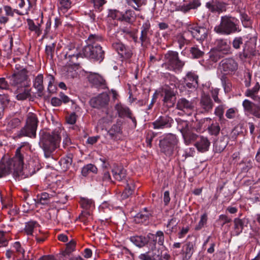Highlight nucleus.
Instances as JSON below:
<instances>
[{
  "label": "nucleus",
  "instance_id": "obj_1",
  "mask_svg": "<svg viewBox=\"0 0 260 260\" xmlns=\"http://www.w3.org/2000/svg\"><path fill=\"white\" fill-rule=\"evenodd\" d=\"M23 145L17 148L12 158L3 157L0 161V178L12 174L14 178H22L24 175L23 165L25 151Z\"/></svg>",
  "mask_w": 260,
  "mask_h": 260
},
{
  "label": "nucleus",
  "instance_id": "obj_2",
  "mask_svg": "<svg viewBox=\"0 0 260 260\" xmlns=\"http://www.w3.org/2000/svg\"><path fill=\"white\" fill-rule=\"evenodd\" d=\"M59 131V129H56L51 133L44 129L40 132L39 145L43 150L46 158L52 157L53 152L58 146L61 140Z\"/></svg>",
  "mask_w": 260,
  "mask_h": 260
},
{
  "label": "nucleus",
  "instance_id": "obj_3",
  "mask_svg": "<svg viewBox=\"0 0 260 260\" xmlns=\"http://www.w3.org/2000/svg\"><path fill=\"white\" fill-rule=\"evenodd\" d=\"M239 20L230 15L221 16L220 23L214 27L216 32L224 35H229L240 31Z\"/></svg>",
  "mask_w": 260,
  "mask_h": 260
},
{
  "label": "nucleus",
  "instance_id": "obj_4",
  "mask_svg": "<svg viewBox=\"0 0 260 260\" xmlns=\"http://www.w3.org/2000/svg\"><path fill=\"white\" fill-rule=\"evenodd\" d=\"M38 122L37 115L31 112L28 113L25 125L17 132L14 138L17 139L24 137L35 138Z\"/></svg>",
  "mask_w": 260,
  "mask_h": 260
},
{
  "label": "nucleus",
  "instance_id": "obj_5",
  "mask_svg": "<svg viewBox=\"0 0 260 260\" xmlns=\"http://www.w3.org/2000/svg\"><path fill=\"white\" fill-rule=\"evenodd\" d=\"M178 143V140L175 135L171 133L167 134L159 140L160 152L166 156H170L173 155Z\"/></svg>",
  "mask_w": 260,
  "mask_h": 260
},
{
  "label": "nucleus",
  "instance_id": "obj_6",
  "mask_svg": "<svg viewBox=\"0 0 260 260\" xmlns=\"http://www.w3.org/2000/svg\"><path fill=\"white\" fill-rule=\"evenodd\" d=\"M166 62L162 64V67H167L171 71H180L184 65V61L179 59L178 53L169 51L165 54Z\"/></svg>",
  "mask_w": 260,
  "mask_h": 260
},
{
  "label": "nucleus",
  "instance_id": "obj_7",
  "mask_svg": "<svg viewBox=\"0 0 260 260\" xmlns=\"http://www.w3.org/2000/svg\"><path fill=\"white\" fill-rule=\"evenodd\" d=\"M82 54L87 58L101 62L104 58L105 52L101 45H87L83 48Z\"/></svg>",
  "mask_w": 260,
  "mask_h": 260
},
{
  "label": "nucleus",
  "instance_id": "obj_8",
  "mask_svg": "<svg viewBox=\"0 0 260 260\" xmlns=\"http://www.w3.org/2000/svg\"><path fill=\"white\" fill-rule=\"evenodd\" d=\"M238 68V64L233 58L229 57L223 59L218 66V70L222 75L232 74L234 73Z\"/></svg>",
  "mask_w": 260,
  "mask_h": 260
},
{
  "label": "nucleus",
  "instance_id": "obj_9",
  "mask_svg": "<svg viewBox=\"0 0 260 260\" xmlns=\"http://www.w3.org/2000/svg\"><path fill=\"white\" fill-rule=\"evenodd\" d=\"M13 74L10 77V84L12 86L19 87L20 86L27 85L26 81L27 79V71L26 69L22 68L20 70L16 68Z\"/></svg>",
  "mask_w": 260,
  "mask_h": 260
},
{
  "label": "nucleus",
  "instance_id": "obj_10",
  "mask_svg": "<svg viewBox=\"0 0 260 260\" xmlns=\"http://www.w3.org/2000/svg\"><path fill=\"white\" fill-rule=\"evenodd\" d=\"M208 30L203 26L189 25L185 31V35H189L197 41H204L207 37Z\"/></svg>",
  "mask_w": 260,
  "mask_h": 260
},
{
  "label": "nucleus",
  "instance_id": "obj_11",
  "mask_svg": "<svg viewBox=\"0 0 260 260\" xmlns=\"http://www.w3.org/2000/svg\"><path fill=\"white\" fill-rule=\"evenodd\" d=\"M170 258V254L159 249L148 251L139 256V258L141 260H169Z\"/></svg>",
  "mask_w": 260,
  "mask_h": 260
},
{
  "label": "nucleus",
  "instance_id": "obj_12",
  "mask_svg": "<svg viewBox=\"0 0 260 260\" xmlns=\"http://www.w3.org/2000/svg\"><path fill=\"white\" fill-rule=\"evenodd\" d=\"M110 101V97L106 92L99 94L91 98L89 101L90 106L98 109L107 108Z\"/></svg>",
  "mask_w": 260,
  "mask_h": 260
},
{
  "label": "nucleus",
  "instance_id": "obj_13",
  "mask_svg": "<svg viewBox=\"0 0 260 260\" xmlns=\"http://www.w3.org/2000/svg\"><path fill=\"white\" fill-rule=\"evenodd\" d=\"M255 44L250 41H246L243 46L242 50L239 52L238 56L241 60L251 59L256 55Z\"/></svg>",
  "mask_w": 260,
  "mask_h": 260
},
{
  "label": "nucleus",
  "instance_id": "obj_14",
  "mask_svg": "<svg viewBox=\"0 0 260 260\" xmlns=\"http://www.w3.org/2000/svg\"><path fill=\"white\" fill-rule=\"evenodd\" d=\"M173 123L174 120L171 116L168 115H163L159 116L151 123V124L155 129H162L171 128Z\"/></svg>",
  "mask_w": 260,
  "mask_h": 260
},
{
  "label": "nucleus",
  "instance_id": "obj_15",
  "mask_svg": "<svg viewBox=\"0 0 260 260\" xmlns=\"http://www.w3.org/2000/svg\"><path fill=\"white\" fill-rule=\"evenodd\" d=\"M163 105L170 108L173 107L176 101V94L170 88H165L162 90Z\"/></svg>",
  "mask_w": 260,
  "mask_h": 260
},
{
  "label": "nucleus",
  "instance_id": "obj_16",
  "mask_svg": "<svg viewBox=\"0 0 260 260\" xmlns=\"http://www.w3.org/2000/svg\"><path fill=\"white\" fill-rule=\"evenodd\" d=\"M122 123L118 121L111 126L108 131L107 135L110 139L117 141L122 139Z\"/></svg>",
  "mask_w": 260,
  "mask_h": 260
},
{
  "label": "nucleus",
  "instance_id": "obj_17",
  "mask_svg": "<svg viewBox=\"0 0 260 260\" xmlns=\"http://www.w3.org/2000/svg\"><path fill=\"white\" fill-rule=\"evenodd\" d=\"M113 48L118 53L121 57L124 59H129L133 55L132 49L125 46L120 42H115L112 44Z\"/></svg>",
  "mask_w": 260,
  "mask_h": 260
},
{
  "label": "nucleus",
  "instance_id": "obj_18",
  "mask_svg": "<svg viewBox=\"0 0 260 260\" xmlns=\"http://www.w3.org/2000/svg\"><path fill=\"white\" fill-rule=\"evenodd\" d=\"M184 82L185 86L192 91L196 90L198 87V76L193 72L188 73L185 78Z\"/></svg>",
  "mask_w": 260,
  "mask_h": 260
},
{
  "label": "nucleus",
  "instance_id": "obj_19",
  "mask_svg": "<svg viewBox=\"0 0 260 260\" xmlns=\"http://www.w3.org/2000/svg\"><path fill=\"white\" fill-rule=\"evenodd\" d=\"M199 104L202 113H207L211 111L214 105L210 96L205 94L202 95Z\"/></svg>",
  "mask_w": 260,
  "mask_h": 260
},
{
  "label": "nucleus",
  "instance_id": "obj_20",
  "mask_svg": "<svg viewBox=\"0 0 260 260\" xmlns=\"http://www.w3.org/2000/svg\"><path fill=\"white\" fill-rule=\"evenodd\" d=\"M226 5L225 3L214 0H211L206 4V7L211 12H218V13L225 11Z\"/></svg>",
  "mask_w": 260,
  "mask_h": 260
},
{
  "label": "nucleus",
  "instance_id": "obj_21",
  "mask_svg": "<svg viewBox=\"0 0 260 260\" xmlns=\"http://www.w3.org/2000/svg\"><path fill=\"white\" fill-rule=\"evenodd\" d=\"M215 50L224 55L231 53V46L228 43L227 40L223 39H218L215 41Z\"/></svg>",
  "mask_w": 260,
  "mask_h": 260
},
{
  "label": "nucleus",
  "instance_id": "obj_22",
  "mask_svg": "<svg viewBox=\"0 0 260 260\" xmlns=\"http://www.w3.org/2000/svg\"><path fill=\"white\" fill-rule=\"evenodd\" d=\"M88 80L96 88L105 89L106 88L105 80L98 74H90L88 76Z\"/></svg>",
  "mask_w": 260,
  "mask_h": 260
},
{
  "label": "nucleus",
  "instance_id": "obj_23",
  "mask_svg": "<svg viewBox=\"0 0 260 260\" xmlns=\"http://www.w3.org/2000/svg\"><path fill=\"white\" fill-rule=\"evenodd\" d=\"M194 146L199 152H205L208 151L210 142L207 137L201 136L196 141Z\"/></svg>",
  "mask_w": 260,
  "mask_h": 260
},
{
  "label": "nucleus",
  "instance_id": "obj_24",
  "mask_svg": "<svg viewBox=\"0 0 260 260\" xmlns=\"http://www.w3.org/2000/svg\"><path fill=\"white\" fill-rule=\"evenodd\" d=\"M15 93L16 99L20 101L25 100L31 96L30 89L27 85L17 87Z\"/></svg>",
  "mask_w": 260,
  "mask_h": 260
},
{
  "label": "nucleus",
  "instance_id": "obj_25",
  "mask_svg": "<svg viewBox=\"0 0 260 260\" xmlns=\"http://www.w3.org/2000/svg\"><path fill=\"white\" fill-rule=\"evenodd\" d=\"M193 104L191 101L186 100L185 98H182L179 99L176 104V109L179 110L186 111L191 110L193 109Z\"/></svg>",
  "mask_w": 260,
  "mask_h": 260
},
{
  "label": "nucleus",
  "instance_id": "obj_26",
  "mask_svg": "<svg viewBox=\"0 0 260 260\" xmlns=\"http://www.w3.org/2000/svg\"><path fill=\"white\" fill-rule=\"evenodd\" d=\"M135 188L134 181L131 179L126 180V185L121 196L122 199L125 200L130 197L134 193Z\"/></svg>",
  "mask_w": 260,
  "mask_h": 260
},
{
  "label": "nucleus",
  "instance_id": "obj_27",
  "mask_svg": "<svg viewBox=\"0 0 260 260\" xmlns=\"http://www.w3.org/2000/svg\"><path fill=\"white\" fill-rule=\"evenodd\" d=\"M228 144V137L226 136H224L221 137L219 139L216 140L214 143L215 151L218 153L222 152Z\"/></svg>",
  "mask_w": 260,
  "mask_h": 260
},
{
  "label": "nucleus",
  "instance_id": "obj_28",
  "mask_svg": "<svg viewBox=\"0 0 260 260\" xmlns=\"http://www.w3.org/2000/svg\"><path fill=\"white\" fill-rule=\"evenodd\" d=\"M79 67H75L69 64H66V66L62 68V72L63 74L68 78H74L77 76V70Z\"/></svg>",
  "mask_w": 260,
  "mask_h": 260
},
{
  "label": "nucleus",
  "instance_id": "obj_29",
  "mask_svg": "<svg viewBox=\"0 0 260 260\" xmlns=\"http://www.w3.org/2000/svg\"><path fill=\"white\" fill-rule=\"evenodd\" d=\"M113 177L118 181H121L126 177V170L122 167L115 166L112 170Z\"/></svg>",
  "mask_w": 260,
  "mask_h": 260
},
{
  "label": "nucleus",
  "instance_id": "obj_30",
  "mask_svg": "<svg viewBox=\"0 0 260 260\" xmlns=\"http://www.w3.org/2000/svg\"><path fill=\"white\" fill-rule=\"evenodd\" d=\"M115 108L118 113V116L120 118L130 117L131 115H132V113L129 108L120 104H116Z\"/></svg>",
  "mask_w": 260,
  "mask_h": 260
},
{
  "label": "nucleus",
  "instance_id": "obj_31",
  "mask_svg": "<svg viewBox=\"0 0 260 260\" xmlns=\"http://www.w3.org/2000/svg\"><path fill=\"white\" fill-rule=\"evenodd\" d=\"M185 144L189 145L192 142L197 141L199 136L196 134L193 133L190 129H188L187 131L184 132L182 135Z\"/></svg>",
  "mask_w": 260,
  "mask_h": 260
},
{
  "label": "nucleus",
  "instance_id": "obj_32",
  "mask_svg": "<svg viewBox=\"0 0 260 260\" xmlns=\"http://www.w3.org/2000/svg\"><path fill=\"white\" fill-rule=\"evenodd\" d=\"M130 240L139 247H143L148 242L147 236H134L130 238Z\"/></svg>",
  "mask_w": 260,
  "mask_h": 260
},
{
  "label": "nucleus",
  "instance_id": "obj_33",
  "mask_svg": "<svg viewBox=\"0 0 260 260\" xmlns=\"http://www.w3.org/2000/svg\"><path fill=\"white\" fill-rule=\"evenodd\" d=\"M259 89V84L257 82L252 89H248L246 91L245 95L246 96L250 97L253 100L260 101V98L256 95V94L258 93Z\"/></svg>",
  "mask_w": 260,
  "mask_h": 260
},
{
  "label": "nucleus",
  "instance_id": "obj_34",
  "mask_svg": "<svg viewBox=\"0 0 260 260\" xmlns=\"http://www.w3.org/2000/svg\"><path fill=\"white\" fill-rule=\"evenodd\" d=\"M136 18V15L132 10H127L121 14V20L124 21L129 23L134 22Z\"/></svg>",
  "mask_w": 260,
  "mask_h": 260
},
{
  "label": "nucleus",
  "instance_id": "obj_35",
  "mask_svg": "<svg viewBox=\"0 0 260 260\" xmlns=\"http://www.w3.org/2000/svg\"><path fill=\"white\" fill-rule=\"evenodd\" d=\"M21 120L17 117H9L7 119V130L11 131L17 128L21 124Z\"/></svg>",
  "mask_w": 260,
  "mask_h": 260
},
{
  "label": "nucleus",
  "instance_id": "obj_36",
  "mask_svg": "<svg viewBox=\"0 0 260 260\" xmlns=\"http://www.w3.org/2000/svg\"><path fill=\"white\" fill-rule=\"evenodd\" d=\"M234 233L235 236L240 235L243 230L244 220V219L236 218L234 220Z\"/></svg>",
  "mask_w": 260,
  "mask_h": 260
},
{
  "label": "nucleus",
  "instance_id": "obj_37",
  "mask_svg": "<svg viewBox=\"0 0 260 260\" xmlns=\"http://www.w3.org/2000/svg\"><path fill=\"white\" fill-rule=\"evenodd\" d=\"M43 76L42 74H39L35 79L34 81V86L37 89L39 95L42 93L44 90L43 86Z\"/></svg>",
  "mask_w": 260,
  "mask_h": 260
},
{
  "label": "nucleus",
  "instance_id": "obj_38",
  "mask_svg": "<svg viewBox=\"0 0 260 260\" xmlns=\"http://www.w3.org/2000/svg\"><path fill=\"white\" fill-rule=\"evenodd\" d=\"M151 214L149 211H145V213L141 212L135 216V220L137 223H144L148 220Z\"/></svg>",
  "mask_w": 260,
  "mask_h": 260
},
{
  "label": "nucleus",
  "instance_id": "obj_39",
  "mask_svg": "<svg viewBox=\"0 0 260 260\" xmlns=\"http://www.w3.org/2000/svg\"><path fill=\"white\" fill-rule=\"evenodd\" d=\"M207 129L210 135L217 136L220 131V126L217 122H213L208 126Z\"/></svg>",
  "mask_w": 260,
  "mask_h": 260
},
{
  "label": "nucleus",
  "instance_id": "obj_40",
  "mask_svg": "<svg viewBox=\"0 0 260 260\" xmlns=\"http://www.w3.org/2000/svg\"><path fill=\"white\" fill-rule=\"evenodd\" d=\"M73 161V157L72 154H69L62 158L60 160V165L62 167V168L66 170L68 169L71 166Z\"/></svg>",
  "mask_w": 260,
  "mask_h": 260
},
{
  "label": "nucleus",
  "instance_id": "obj_41",
  "mask_svg": "<svg viewBox=\"0 0 260 260\" xmlns=\"http://www.w3.org/2000/svg\"><path fill=\"white\" fill-rule=\"evenodd\" d=\"M147 238L148 242L147 244H148L149 251H154L156 249L157 239L154 234L149 233L147 235Z\"/></svg>",
  "mask_w": 260,
  "mask_h": 260
},
{
  "label": "nucleus",
  "instance_id": "obj_42",
  "mask_svg": "<svg viewBox=\"0 0 260 260\" xmlns=\"http://www.w3.org/2000/svg\"><path fill=\"white\" fill-rule=\"evenodd\" d=\"M176 121L177 122V128L181 133L182 135L189 129L187 121L180 118L177 119Z\"/></svg>",
  "mask_w": 260,
  "mask_h": 260
},
{
  "label": "nucleus",
  "instance_id": "obj_43",
  "mask_svg": "<svg viewBox=\"0 0 260 260\" xmlns=\"http://www.w3.org/2000/svg\"><path fill=\"white\" fill-rule=\"evenodd\" d=\"M103 38L102 37L96 35H90L87 40V45H92V46H96V45H100L99 43L102 42Z\"/></svg>",
  "mask_w": 260,
  "mask_h": 260
},
{
  "label": "nucleus",
  "instance_id": "obj_44",
  "mask_svg": "<svg viewBox=\"0 0 260 260\" xmlns=\"http://www.w3.org/2000/svg\"><path fill=\"white\" fill-rule=\"evenodd\" d=\"M194 244L191 242H187L184 246V253L185 257L189 258L192 255L194 251Z\"/></svg>",
  "mask_w": 260,
  "mask_h": 260
},
{
  "label": "nucleus",
  "instance_id": "obj_45",
  "mask_svg": "<svg viewBox=\"0 0 260 260\" xmlns=\"http://www.w3.org/2000/svg\"><path fill=\"white\" fill-rule=\"evenodd\" d=\"M96 167L91 164L84 166L82 169L81 173L83 176H86L90 172L96 173L97 172Z\"/></svg>",
  "mask_w": 260,
  "mask_h": 260
},
{
  "label": "nucleus",
  "instance_id": "obj_46",
  "mask_svg": "<svg viewBox=\"0 0 260 260\" xmlns=\"http://www.w3.org/2000/svg\"><path fill=\"white\" fill-rule=\"evenodd\" d=\"M170 11L171 12H174L175 11H181L184 13H187L186 6L185 4L181 5H179L177 3L174 2H171V3Z\"/></svg>",
  "mask_w": 260,
  "mask_h": 260
},
{
  "label": "nucleus",
  "instance_id": "obj_47",
  "mask_svg": "<svg viewBox=\"0 0 260 260\" xmlns=\"http://www.w3.org/2000/svg\"><path fill=\"white\" fill-rule=\"evenodd\" d=\"M241 20L245 27H250L252 26V21L251 18L245 13L241 12L240 13Z\"/></svg>",
  "mask_w": 260,
  "mask_h": 260
},
{
  "label": "nucleus",
  "instance_id": "obj_48",
  "mask_svg": "<svg viewBox=\"0 0 260 260\" xmlns=\"http://www.w3.org/2000/svg\"><path fill=\"white\" fill-rule=\"evenodd\" d=\"M50 198V196L48 193L43 192L40 196H37L36 203L42 205L47 204L49 202Z\"/></svg>",
  "mask_w": 260,
  "mask_h": 260
},
{
  "label": "nucleus",
  "instance_id": "obj_49",
  "mask_svg": "<svg viewBox=\"0 0 260 260\" xmlns=\"http://www.w3.org/2000/svg\"><path fill=\"white\" fill-rule=\"evenodd\" d=\"M220 80L225 92H229L231 90V83L230 80L225 75H222L220 77Z\"/></svg>",
  "mask_w": 260,
  "mask_h": 260
},
{
  "label": "nucleus",
  "instance_id": "obj_50",
  "mask_svg": "<svg viewBox=\"0 0 260 260\" xmlns=\"http://www.w3.org/2000/svg\"><path fill=\"white\" fill-rule=\"evenodd\" d=\"M152 34L147 32H141V36L140 37V40L142 46H145L150 43V36Z\"/></svg>",
  "mask_w": 260,
  "mask_h": 260
},
{
  "label": "nucleus",
  "instance_id": "obj_51",
  "mask_svg": "<svg viewBox=\"0 0 260 260\" xmlns=\"http://www.w3.org/2000/svg\"><path fill=\"white\" fill-rule=\"evenodd\" d=\"M55 47V43H52L51 44L46 46L45 53L48 58H49L50 59H53L54 56Z\"/></svg>",
  "mask_w": 260,
  "mask_h": 260
},
{
  "label": "nucleus",
  "instance_id": "obj_52",
  "mask_svg": "<svg viewBox=\"0 0 260 260\" xmlns=\"http://www.w3.org/2000/svg\"><path fill=\"white\" fill-rule=\"evenodd\" d=\"M27 22L28 25V28L31 31H35L36 33L38 34V35H39L41 34V30L40 29V24H38V25L35 24L34 21L30 19H28L27 20Z\"/></svg>",
  "mask_w": 260,
  "mask_h": 260
},
{
  "label": "nucleus",
  "instance_id": "obj_53",
  "mask_svg": "<svg viewBox=\"0 0 260 260\" xmlns=\"http://www.w3.org/2000/svg\"><path fill=\"white\" fill-rule=\"evenodd\" d=\"M190 52L192 57L194 58H201L203 57L204 54V52L199 49L197 46L191 47L190 49Z\"/></svg>",
  "mask_w": 260,
  "mask_h": 260
},
{
  "label": "nucleus",
  "instance_id": "obj_54",
  "mask_svg": "<svg viewBox=\"0 0 260 260\" xmlns=\"http://www.w3.org/2000/svg\"><path fill=\"white\" fill-rule=\"evenodd\" d=\"M201 5L200 0H189L188 4L185 5L187 13L191 9H196Z\"/></svg>",
  "mask_w": 260,
  "mask_h": 260
},
{
  "label": "nucleus",
  "instance_id": "obj_55",
  "mask_svg": "<svg viewBox=\"0 0 260 260\" xmlns=\"http://www.w3.org/2000/svg\"><path fill=\"white\" fill-rule=\"evenodd\" d=\"M128 5L137 11H140V7L143 5L142 0H125Z\"/></svg>",
  "mask_w": 260,
  "mask_h": 260
},
{
  "label": "nucleus",
  "instance_id": "obj_56",
  "mask_svg": "<svg viewBox=\"0 0 260 260\" xmlns=\"http://www.w3.org/2000/svg\"><path fill=\"white\" fill-rule=\"evenodd\" d=\"M207 213L203 214L201 217L200 220L198 224L195 226L194 230L196 231H199L207 223Z\"/></svg>",
  "mask_w": 260,
  "mask_h": 260
},
{
  "label": "nucleus",
  "instance_id": "obj_57",
  "mask_svg": "<svg viewBox=\"0 0 260 260\" xmlns=\"http://www.w3.org/2000/svg\"><path fill=\"white\" fill-rule=\"evenodd\" d=\"M242 105L245 111L251 113L255 104L249 101L248 100H245L243 102Z\"/></svg>",
  "mask_w": 260,
  "mask_h": 260
},
{
  "label": "nucleus",
  "instance_id": "obj_58",
  "mask_svg": "<svg viewBox=\"0 0 260 260\" xmlns=\"http://www.w3.org/2000/svg\"><path fill=\"white\" fill-rule=\"evenodd\" d=\"M83 54L81 53V55H75L74 56L69 58L68 59H67L68 60V61L67 62V64H70L71 66H73L75 67H79V63L78 62V59L79 57L82 56V55Z\"/></svg>",
  "mask_w": 260,
  "mask_h": 260
},
{
  "label": "nucleus",
  "instance_id": "obj_59",
  "mask_svg": "<svg viewBox=\"0 0 260 260\" xmlns=\"http://www.w3.org/2000/svg\"><path fill=\"white\" fill-rule=\"evenodd\" d=\"M36 224H37L36 221H29L26 223L25 231L27 235H32L33 230Z\"/></svg>",
  "mask_w": 260,
  "mask_h": 260
},
{
  "label": "nucleus",
  "instance_id": "obj_60",
  "mask_svg": "<svg viewBox=\"0 0 260 260\" xmlns=\"http://www.w3.org/2000/svg\"><path fill=\"white\" fill-rule=\"evenodd\" d=\"M189 36V35H185L184 31L182 35L177 37L178 42L179 44V47L180 48H181L185 44L187 43L188 40L186 38Z\"/></svg>",
  "mask_w": 260,
  "mask_h": 260
},
{
  "label": "nucleus",
  "instance_id": "obj_61",
  "mask_svg": "<svg viewBox=\"0 0 260 260\" xmlns=\"http://www.w3.org/2000/svg\"><path fill=\"white\" fill-rule=\"evenodd\" d=\"M224 110V107L222 105L218 106L215 109L214 114L219 117L220 120L223 119Z\"/></svg>",
  "mask_w": 260,
  "mask_h": 260
},
{
  "label": "nucleus",
  "instance_id": "obj_62",
  "mask_svg": "<svg viewBox=\"0 0 260 260\" xmlns=\"http://www.w3.org/2000/svg\"><path fill=\"white\" fill-rule=\"evenodd\" d=\"M157 136V133L153 132H149L146 136V143L149 147H151L152 140Z\"/></svg>",
  "mask_w": 260,
  "mask_h": 260
},
{
  "label": "nucleus",
  "instance_id": "obj_63",
  "mask_svg": "<svg viewBox=\"0 0 260 260\" xmlns=\"http://www.w3.org/2000/svg\"><path fill=\"white\" fill-rule=\"evenodd\" d=\"M70 253H68L66 251H62L56 256V260H70Z\"/></svg>",
  "mask_w": 260,
  "mask_h": 260
},
{
  "label": "nucleus",
  "instance_id": "obj_64",
  "mask_svg": "<svg viewBox=\"0 0 260 260\" xmlns=\"http://www.w3.org/2000/svg\"><path fill=\"white\" fill-rule=\"evenodd\" d=\"M244 165L242 168V170L244 172H248L253 167V160L251 159H246L245 161H243L240 165Z\"/></svg>",
  "mask_w": 260,
  "mask_h": 260
}]
</instances>
